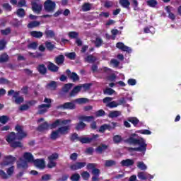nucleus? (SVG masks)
I'll list each match as a JSON object with an SVG mask.
<instances>
[{"instance_id": "nucleus-47", "label": "nucleus", "mask_w": 181, "mask_h": 181, "mask_svg": "<svg viewBox=\"0 0 181 181\" xmlns=\"http://www.w3.org/2000/svg\"><path fill=\"white\" fill-rule=\"evenodd\" d=\"M136 133L142 134L143 135H151L152 132L148 129H141L136 132Z\"/></svg>"}, {"instance_id": "nucleus-20", "label": "nucleus", "mask_w": 181, "mask_h": 181, "mask_svg": "<svg viewBox=\"0 0 181 181\" xmlns=\"http://www.w3.org/2000/svg\"><path fill=\"white\" fill-rule=\"evenodd\" d=\"M66 73L69 76V77L73 80V81H78V80H80V78H78V75H77V74L76 73H72L70 71V70H66Z\"/></svg>"}, {"instance_id": "nucleus-13", "label": "nucleus", "mask_w": 181, "mask_h": 181, "mask_svg": "<svg viewBox=\"0 0 181 181\" xmlns=\"http://www.w3.org/2000/svg\"><path fill=\"white\" fill-rule=\"evenodd\" d=\"M116 47H117V49H119L120 50H122V52H127L128 53H131V52H132V49H131L129 47H127L122 42H117L116 45Z\"/></svg>"}, {"instance_id": "nucleus-27", "label": "nucleus", "mask_w": 181, "mask_h": 181, "mask_svg": "<svg viewBox=\"0 0 181 181\" xmlns=\"http://www.w3.org/2000/svg\"><path fill=\"white\" fill-rule=\"evenodd\" d=\"M119 2L122 8H125L126 9L129 8V5H131L129 0H119Z\"/></svg>"}, {"instance_id": "nucleus-37", "label": "nucleus", "mask_w": 181, "mask_h": 181, "mask_svg": "<svg viewBox=\"0 0 181 181\" xmlns=\"http://www.w3.org/2000/svg\"><path fill=\"white\" fill-rule=\"evenodd\" d=\"M137 168H139V169H140L141 170H146V169H148L146 165H145L144 163L142 161H139L137 163Z\"/></svg>"}, {"instance_id": "nucleus-24", "label": "nucleus", "mask_w": 181, "mask_h": 181, "mask_svg": "<svg viewBox=\"0 0 181 181\" xmlns=\"http://www.w3.org/2000/svg\"><path fill=\"white\" fill-rule=\"evenodd\" d=\"M47 69L48 70H49L50 71H53L54 73H56V71H59V66H56L52 62L48 63Z\"/></svg>"}, {"instance_id": "nucleus-17", "label": "nucleus", "mask_w": 181, "mask_h": 181, "mask_svg": "<svg viewBox=\"0 0 181 181\" xmlns=\"http://www.w3.org/2000/svg\"><path fill=\"white\" fill-rule=\"evenodd\" d=\"M17 167L18 169H26L28 168V161L23 160V159L20 158L17 162Z\"/></svg>"}, {"instance_id": "nucleus-56", "label": "nucleus", "mask_w": 181, "mask_h": 181, "mask_svg": "<svg viewBox=\"0 0 181 181\" xmlns=\"http://www.w3.org/2000/svg\"><path fill=\"white\" fill-rule=\"evenodd\" d=\"M17 15L20 18H23L25 16V10L23 8H19L17 10Z\"/></svg>"}, {"instance_id": "nucleus-15", "label": "nucleus", "mask_w": 181, "mask_h": 181, "mask_svg": "<svg viewBox=\"0 0 181 181\" xmlns=\"http://www.w3.org/2000/svg\"><path fill=\"white\" fill-rule=\"evenodd\" d=\"M18 139V137L15 132L10 133L6 137V141L8 142V144H11L13 142L16 141Z\"/></svg>"}, {"instance_id": "nucleus-52", "label": "nucleus", "mask_w": 181, "mask_h": 181, "mask_svg": "<svg viewBox=\"0 0 181 181\" xmlns=\"http://www.w3.org/2000/svg\"><path fill=\"white\" fill-rule=\"evenodd\" d=\"M45 46H46L47 49H48L49 50H53V49L54 47V45L52 44L50 41H47L45 42Z\"/></svg>"}, {"instance_id": "nucleus-19", "label": "nucleus", "mask_w": 181, "mask_h": 181, "mask_svg": "<svg viewBox=\"0 0 181 181\" xmlns=\"http://www.w3.org/2000/svg\"><path fill=\"white\" fill-rule=\"evenodd\" d=\"M58 131L61 135H66L70 131V125L61 127L58 129Z\"/></svg>"}, {"instance_id": "nucleus-55", "label": "nucleus", "mask_w": 181, "mask_h": 181, "mask_svg": "<svg viewBox=\"0 0 181 181\" xmlns=\"http://www.w3.org/2000/svg\"><path fill=\"white\" fill-rule=\"evenodd\" d=\"M8 62V54H3L0 56V63Z\"/></svg>"}, {"instance_id": "nucleus-43", "label": "nucleus", "mask_w": 181, "mask_h": 181, "mask_svg": "<svg viewBox=\"0 0 181 181\" xmlns=\"http://www.w3.org/2000/svg\"><path fill=\"white\" fill-rule=\"evenodd\" d=\"M65 56L71 60H74V59H76V52H66L65 53Z\"/></svg>"}, {"instance_id": "nucleus-58", "label": "nucleus", "mask_w": 181, "mask_h": 181, "mask_svg": "<svg viewBox=\"0 0 181 181\" xmlns=\"http://www.w3.org/2000/svg\"><path fill=\"white\" fill-rule=\"evenodd\" d=\"M8 95H13L14 98H16L19 95V92H15V90H11L8 92Z\"/></svg>"}, {"instance_id": "nucleus-2", "label": "nucleus", "mask_w": 181, "mask_h": 181, "mask_svg": "<svg viewBox=\"0 0 181 181\" xmlns=\"http://www.w3.org/2000/svg\"><path fill=\"white\" fill-rule=\"evenodd\" d=\"M71 122V119H58L52 124H47V122H45L42 124L40 125L38 129L40 131H46L50 128V129H53L54 128H57V127H62V125H67V124H70Z\"/></svg>"}, {"instance_id": "nucleus-23", "label": "nucleus", "mask_w": 181, "mask_h": 181, "mask_svg": "<svg viewBox=\"0 0 181 181\" xmlns=\"http://www.w3.org/2000/svg\"><path fill=\"white\" fill-rule=\"evenodd\" d=\"M62 134H60L58 129L54 130L50 134V139H52V141H56V139H57V138H60Z\"/></svg>"}, {"instance_id": "nucleus-30", "label": "nucleus", "mask_w": 181, "mask_h": 181, "mask_svg": "<svg viewBox=\"0 0 181 181\" xmlns=\"http://www.w3.org/2000/svg\"><path fill=\"white\" fill-rule=\"evenodd\" d=\"M106 129L111 131V126L110 124H103L102 126H100V127L99 129V132L104 133Z\"/></svg>"}, {"instance_id": "nucleus-61", "label": "nucleus", "mask_w": 181, "mask_h": 181, "mask_svg": "<svg viewBox=\"0 0 181 181\" xmlns=\"http://www.w3.org/2000/svg\"><path fill=\"white\" fill-rule=\"evenodd\" d=\"M69 37H71V39H76V37H77V36H78V33L74 32V31L69 32Z\"/></svg>"}, {"instance_id": "nucleus-11", "label": "nucleus", "mask_w": 181, "mask_h": 181, "mask_svg": "<svg viewBox=\"0 0 181 181\" xmlns=\"http://www.w3.org/2000/svg\"><path fill=\"white\" fill-rule=\"evenodd\" d=\"M100 136L98 134H93L92 138H88V137H79L78 141L81 142V144H90L93 139H97Z\"/></svg>"}, {"instance_id": "nucleus-31", "label": "nucleus", "mask_w": 181, "mask_h": 181, "mask_svg": "<svg viewBox=\"0 0 181 181\" xmlns=\"http://www.w3.org/2000/svg\"><path fill=\"white\" fill-rule=\"evenodd\" d=\"M146 4H147L148 6H150V8H156V6L158 5V1L148 0L146 1Z\"/></svg>"}, {"instance_id": "nucleus-18", "label": "nucleus", "mask_w": 181, "mask_h": 181, "mask_svg": "<svg viewBox=\"0 0 181 181\" xmlns=\"http://www.w3.org/2000/svg\"><path fill=\"white\" fill-rule=\"evenodd\" d=\"M135 163V161L132 159H126L121 161L120 165L128 168V166H132Z\"/></svg>"}, {"instance_id": "nucleus-35", "label": "nucleus", "mask_w": 181, "mask_h": 181, "mask_svg": "<svg viewBox=\"0 0 181 181\" xmlns=\"http://www.w3.org/2000/svg\"><path fill=\"white\" fill-rule=\"evenodd\" d=\"M105 149H107V146L105 144H102L101 146H99L96 149L95 151L98 153H103V152H104V151H105Z\"/></svg>"}, {"instance_id": "nucleus-60", "label": "nucleus", "mask_w": 181, "mask_h": 181, "mask_svg": "<svg viewBox=\"0 0 181 181\" xmlns=\"http://www.w3.org/2000/svg\"><path fill=\"white\" fill-rule=\"evenodd\" d=\"M127 84L129 86H136V79H134V78L128 79Z\"/></svg>"}, {"instance_id": "nucleus-54", "label": "nucleus", "mask_w": 181, "mask_h": 181, "mask_svg": "<svg viewBox=\"0 0 181 181\" xmlns=\"http://www.w3.org/2000/svg\"><path fill=\"white\" fill-rule=\"evenodd\" d=\"M71 181H78L80 180V174L78 173H75L71 175Z\"/></svg>"}, {"instance_id": "nucleus-29", "label": "nucleus", "mask_w": 181, "mask_h": 181, "mask_svg": "<svg viewBox=\"0 0 181 181\" xmlns=\"http://www.w3.org/2000/svg\"><path fill=\"white\" fill-rule=\"evenodd\" d=\"M80 121H86V122H91L94 121V117L93 116H81L79 117Z\"/></svg>"}, {"instance_id": "nucleus-40", "label": "nucleus", "mask_w": 181, "mask_h": 181, "mask_svg": "<svg viewBox=\"0 0 181 181\" xmlns=\"http://www.w3.org/2000/svg\"><path fill=\"white\" fill-rule=\"evenodd\" d=\"M75 103L78 104H86V103H88V99L86 98H81L75 100Z\"/></svg>"}, {"instance_id": "nucleus-7", "label": "nucleus", "mask_w": 181, "mask_h": 181, "mask_svg": "<svg viewBox=\"0 0 181 181\" xmlns=\"http://www.w3.org/2000/svg\"><path fill=\"white\" fill-rule=\"evenodd\" d=\"M16 131L17 132L16 136H17V139L18 141L23 139V138H26V136L28 135V134L26 133V132L23 131V127L17 125L16 127Z\"/></svg>"}, {"instance_id": "nucleus-10", "label": "nucleus", "mask_w": 181, "mask_h": 181, "mask_svg": "<svg viewBox=\"0 0 181 181\" xmlns=\"http://www.w3.org/2000/svg\"><path fill=\"white\" fill-rule=\"evenodd\" d=\"M36 168L38 169H45L46 167V163L45 162V159H36L33 160V163Z\"/></svg>"}, {"instance_id": "nucleus-3", "label": "nucleus", "mask_w": 181, "mask_h": 181, "mask_svg": "<svg viewBox=\"0 0 181 181\" xmlns=\"http://www.w3.org/2000/svg\"><path fill=\"white\" fill-rule=\"evenodd\" d=\"M44 103H46L47 104L40 105L38 107L39 114H45V112H47V110L52 107V99L45 98Z\"/></svg>"}, {"instance_id": "nucleus-63", "label": "nucleus", "mask_w": 181, "mask_h": 181, "mask_svg": "<svg viewBox=\"0 0 181 181\" xmlns=\"http://www.w3.org/2000/svg\"><path fill=\"white\" fill-rule=\"evenodd\" d=\"M0 176L2 177V179H8V174L5 173L3 170H0Z\"/></svg>"}, {"instance_id": "nucleus-26", "label": "nucleus", "mask_w": 181, "mask_h": 181, "mask_svg": "<svg viewBox=\"0 0 181 181\" xmlns=\"http://www.w3.org/2000/svg\"><path fill=\"white\" fill-rule=\"evenodd\" d=\"M30 35L33 37H36L37 39H40V37H42V36H43V33H42L40 31H31L30 33Z\"/></svg>"}, {"instance_id": "nucleus-44", "label": "nucleus", "mask_w": 181, "mask_h": 181, "mask_svg": "<svg viewBox=\"0 0 181 181\" xmlns=\"http://www.w3.org/2000/svg\"><path fill=\"white\" fill-rule=\"evenodd\" d=\"M12 148H22V143L21 141H16L11 144Z\"/></svg>"}, {"instance_id": "nucleus-49", "label": "nucleus", "mask_w": 181, "mask_h": 181, "mask_svg": "<svg viewBox=\"0 0 181 181\" xmlns=\"http://www.w3.org/2000/svg\"><path fill=\"white\" fill-rule=\"evenodd\" d=\"M86 128V124L83 122H79L76 126L77 131H81Z\"/></svg>"}, {"instance_id": "nucleus-53", "label": "nucleus", "mask_w": 181, "mask_h": 181, "mask_svg": "<svg viewBox=\"0 0 181 181\" xmlns=\"http://www.w3.org/2000/svg\"><path fill=\"white\" fill-rule=\"evenodd\" d=\"M95 117H104L105 115V111L99 110L95 112Z\"/></svg>"}, {"instance_id": "nucleus-51", "label": "nucleus", "mask_w": 181, "mask_h": 181, "mask_svg": "<svg viewBox=\"0 0 181 181\" xmlns=\"http://www.w3.org/2000/svg\"><path fill=\"white\" fill-rule=\"evenodd\" d=\"M45 35L47 37H54V32L53 30H46Z\"/></svg>"}, {"instance_id": "nucleus-6", "label": "nucleus", "mask_w": 181, "mask_h": 181, "mask_svg": "<svg viewBox=\"0 0 181 181\" xmlns=\"http://www.w3.org/2000/svg\"><path fill=\"white\" fill-rule=\"evenodd\" d=\"M114 98L111 97H106L103 99L104 104H106V107L109 108H117L118 107V103L117 101H112Z\"/></svg>"}, {"instance_id": "nucleus-64", "label": "nucleus", "mask_w": 181, "mask_h": 181, "mask_svg": "<svg viewBox=\"0 0 181 181\" xmlns=\"http://www.w3.org/2000/svg\"><path fill=\"white\" fill-rule=\"evenodd\" d=\"M16 104H22L23 103V98L22 97H16L15 100Z\"/></svg>"}, {"instance_id": "nucleus-59", "label": "nucleus", "mask_w": 181, "mask_h": 181, "mask_svg": "<svg viewBox=\"0 0 181 181\" xmlns=\"http://www.w3.org/2000/svg\"><path fill=\"white\" fill-rule=\"evenodd\" d=\"M113 141L115 144H119V142L122 141V138H121V136L119 135H116L113 137Z\"/></svg>"}, {"instance_id": "nucleus-41", "label": "nucleus", "mask_w": 181, "mask_h": 181, "mask_svg": "<svg viewBox=\"0 0 181 181\" xmlns=\"http://www.w3.org/2000/svg\"><path fill=\"white\" fill-rule=\"evenodd\" d=\"M91 9V5L89 3H85L82 6V11L83 12H88Z\"/></svg>"}, {"instance_id": "nucleus-8", "label": "nucleus", "mask_w": 181, "mask_h": 181, "mask_svg": "<svg viewBox=\"0 0 181 181\" xmlns=\"http://www.w3.org/2000/svg\"><path fill=\"white\" fill-rule=\"evenodd\" d=\"M44 8L47 12H52L56 8V3L51 0H47L45 3Z\"/></svg>"}, {"instance_id": "nucleus-46", "label": "nucleus", "mask_w": 181, "mask_h": 181, "mask_svg": "<svg viewBox=\"0 0 181 181\" xmlns=\"http://www.w3.org/2000/svg\"><path fill=\"white\" fill-rule=\"evenodd\" d=\"M82 178L83 179V180H88V179H90V173H88V172L87 171H84L81 174Z\"/></svg>"}, {"instance_id": "nucleus-32", "label": "nucleus", "mask_w": 181, "mask_h": 181, "mask_svg": "<svg viewBox=\"0 0 181 181\" xmlns=\"http://www.w3.org/2000/svg\"><path fill=\"white\" fill-rule=\"evenodd\" d=\"M127 121L133 124L134 127H136V125H138V124L139 123V119H138V118L136 117H129L127 119Z\"/></svg>"}, {"instance_id": "nucleus-25", "label": "nucleus", "mask_w": 181, "mask_h": 181, "mask_svg": "<svg viewBox=\"0 0 181 181\" xmlns=\"http://www.w3.org/2000/svg\"><path fill=\"white\" fill-rule=\"evenodd\" d=\"M121 114H122L121 111L114 110V111L110 112L108 117L109 118H117V117L121 116Z\"/></svg>"}, {"instance_id": "nucleus-48", "label": "nucleus", "mask_w": 181, "mask_h": 181, "mask_svg": "<svg viewBox=\"0 0 181 181\" xmlns=\"http://www.w3.org/2000/svg\"><path fill=\"white\" fill-rule=\"evenodd\" d=\"M85 60L88 62V63H94V62L96 60L95 57L93 55H88Z\"/></svg>"}, {"instance_id": "nucleus-33", "label": "nucleus", "mask_w": 181, "mask_h": 181, "mask_svg": "<svg viewBox=\"0 0 181 181\" xmlns=\"http://www.w3.org/2000/svg\"><path fill=\"white\" fill-rule=\"evenodd\" d=\"M37 70L40 74H46V71H47V69L44 64L39 65Z\"/></svg>"}, {"instance_id": "nucleus-4", "label": "nucleus", "mask_w": 181, "mask_h": 181, "mask_svg": "<svg viewBox=\"0 0 181 181\" xmlns=\"http://www.w3.org/2000/svg\"><path fill=\"white\" fill-rule=\"evenodd\" d=\"M59 159V154L57 153H52L51 156L48 157V164L47 168L49 169H53V168H56V165H57V163L56 160Z\"/></svg>"}, {"instance_id": "nucleus-28", "label": "nucleus", "mask_w": 181, "mask_h": 181, "mask_svg": "<svg viewBox=\"0 0 181 181\" xmlns=\"http://www.w3.org/2000/svg\"><path fill=\"white\" fill-rule=\"evenodd\" d=\"M104 162L105 168H111V166H115L117 165V162L112 160H106Z\"/></svg>"}, {"instance_id": "nucleus-12", "label": "nucleus", "mask_w": 181, "mask_h": 181, "mask_svg": "<svg viewBox=\"0 0 181 181\" xmlns=\"http://www.w3.org/2000/svg\"><path fill=\"white\" fill-rule=\"evenodd\" d=\"M86 166V163L84 162H77L74 164L70 165L71 170H78V169H82Z\"/></svg>"}, {"instance_id": "nucleus-5", "label": "nucleus", "mask_w": 181, "mask_h": 181, "mask_svg": "<svg viewBox=\"0 0 181 181\" xmlns=\"http://www.w3.org/2000/svg\"><path fill=\"white\" fill-rule=\"evenodd\" d=\"M15 160H16L15 157L12 156H5L4 158L3 159V161L0 163V168L1 169H5L6 166H8V165H11V163H13Z\"/></svg>"}, {"instance_id": "nucleus-14", "label": "nucleus", "mask_w": 181, "mask_h": 181, "mask_svg": "<svg viewBox=\"0 0 181 181\" xmlns=\"http://www.w3.org/2000/svg\"><path fill=\"white\" fill-rule=\"evenodd\" d=\"M58 108H63L64 110H74V108H76V105L71 102H69L59 105Z\"/></svg>"}, {"instance_id": "nucleus-36", "label": "nucleus", "mask_w": 181, "mask_h": 181, "mask_svg": "<svg viewBox=\"0 0 181 181\" xmlns=\"http://www.w3.org/2000/svg\"><path fill=\"white\" fill-rule=\"evenodd\" d=\"M146 175H147V173L140 172V173H138L137 177H139V179H140V180H146L147 179Z\"/></svg>"}, {"instance_id": "nucleus-21", "label": "nucleus", "mask_w": 181, "mask_h": 181, "mask_svg": "<svg viewBox=\"0 0 181 181\" xmlns=\"http://www.w3.org/2000/svg\"><path fill=\"white\" fill-rule=\"evenodd\" d=\"M81 88H83V86H77L74 87L70 93V97H74V95H77V94L81 91Z\"/></svg>"}, {"instance_id": "nucleus-9", "label": "nucleus", "mask_w": 181, "mask_h": 181, "mask_svg": "<svg viewBox=\"0 0 181 181\" xmlns=\"http://www.w3.org/2000/svg\"><path fill=\"white\" fill-rule=\"evenodd\" d=\"M42 8L43 5L39 2V0H34V1L32 2V9L33 12L39 13Z\"/></svg>"}, {"instance_id": "nucleus-62", "label": "nucleus", "mask_w": 181, "mask_h": 181, "mask_svg": "<svg viewBox=\"0 0 181 181\" xmlns=\"http://www.w3.org/2000/svg\"><path fill=\"white\" fill-rule=\"evenodd\" d=\"M8 119H9L8 116L0 117V122H1V124H6V122H8Z\"/></svg>"}, {"instance_id": "nucleus-39", "label": "nucleus", "mask_w": 181, "mask_h": 181, "mask_svg": "<svg viewBox=\"0 0 181 181\" xmlns=\"http://www.w3.org/2000/svg\"><path fill=\"white\" fill-rule=\"evenodd\" d=\"M55 62L57 63V64H63V62H64V55H59L58 56L56 59Z\"/></svg>"}, {"instance_id": "nucleus-22", "label": "nucleus", "mask_w": 181, "mask_h": 181, "mask_svg": "<svg viewBox=\"0 0 181 181\" xmlns=\"http://www.w3.org/2000/svg\"><path fill=\"white\" fill-rule=\"evenodd\" d=\"M165 10L168 13V18H170V19H172V21H175L176 16H175V14H173V13H172V11H173V7L167 6L165 7Z\"/></svg>"}, {"instance_id": "nucleus-42", "label": "nucleus", "mask_w": 181, "mask_h": 181, "mask_svg": "<svg viewBox=\"0 0 181 181\" xmlns=\"http://www.w3.org/2000/svg\"><path fill=\"white\" fill-rule=\"evenodd\" d=\"M73 87V83H67L65 85L62 89L64 93H68V91H70L71 90V88Z\"/></svg>"}, {"instance_id": "nucleus-16", "label": "nucleus", "mask_w": 181, "mask_h": 181, "mask_svg": "<svg viewBox=\"0 0 181 181\" xmlns=\"http://www.w3.org/2000/svg\"><path fill=\"white\" fill-rule=\"evenodd\" d=\"M23 159L28 162L29 163H33L35 158H33V155L30 153H25L23 156Z\"/></svg>"}, {"instance_id": "nucleus-45", "label": "nucleus", "mask_w": 181, "mask_h": 181, "mask_svg": "<svg viewBox=\"0 0 181 181\" xmlns=\"http://www.w3.org/2000/svg\"><path fill=\"white\" fill-rule=\"evenodd\" d=\"M47 87L50 88V90H55L56 87H57V83H56V81H52L47 84Z\"/></svg>"}, {"instance_id": "nucleus-57", "label": "nucleus", "mask_w": 181, "mask_h": 181, "mask_svg": "<svg viewBox=\"0 0 181 181\" xmlns=\"http://www.w3.org/2000/svg\"><path fill=\"white\" fill-rule=\"evenodd\" d=\"M95 45L96 47H100V46L103 45V40L100 37H97L95 42Z\"/></svg>"}, {"instance_id": "nucleus-38", "label": "nucleus", "mask_w": 181, "mask_h": 181, "mask_svg": "<svg viewBox=\"0 0 181 181\" xmlns=\"http://www.w3.org/2000/svg\"><path fill=\"white\" fill-rule=\"evenodd\" d=\"M104 94H107V95H112V94H117V92H115L113 89L111 88H107L104 91Z\"/></svg>"}, {"instance_id": "nucleus-1", "label": "nucleus", "mask_w": 181, "mask_h": 181, "mask_svg": "<svg viewBox=\"0 0 181 181\" xmlns=\"http://www.w3.org/2000/svg\"><path fill=\"white\" fill-rule=\"evenodd\" d=\"M128 144H130L131 145H139V147L136 148H129V151L130 152H132V151H134L135 152H146V146H148V144H146V140L145 139L140 137L139 139H134L133 137H129L127 139Z\"/></svg>"}, {"instance_id": "nucleus-34", "label": "nucleus", "mask_w": 181, "mask_h": 181, "mask_svg": "<svg viewBox=\"0 0 181 181\" xmlns=\"http://www.w3.org/2000/svg\"><path fill=\"white\" fill-rule=\"evenodd\" d=\"M40 25V21H33L28 25V28H29L30 29H33V28H37V26H39Z\"/></svg>"}, {"instance_id": "nucleus-50", "label": "nucleus", "mask_w": 181, "mask_h": 181, "mask_svg": "<svg viewBox=\"0 0 181 181\" xmlns=\"http://www.w3.org/2000/svg\"><path fill=\"white\" fill-rule=\"evenodd\" d=\"M14 170H15V167H13V166H11V167H10L9 168H8L7 169V176L8 177H11V176L12 175H13V172H14Z\"/></svg>"}]
</instances>
